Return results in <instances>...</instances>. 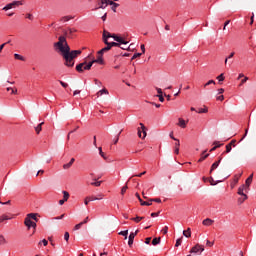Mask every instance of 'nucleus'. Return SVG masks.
Here are the masks:
<instances>
[{"label":"nucleus","instance_id":"25","mask_svg":"<svg viewBox=\"0 0 256 256\" xmlns=\"http://www.w3.org/2000/svg\"><path fill=\"white\" fill-rule=\"evenodd\" d=\"M159 243H161V237H158V238H154L152 240V245H159Z\"/></svg>","mask_w":256,"mask_h":256},{"label":"nucleus","instance_id":"20","mask_svg":"<svg viewBox=\"0 0 256 256\" xmlns=\"http://www.w3.org/2000/svg\"><path fill=\"white\" fill-rule=\"evenodd\" d=\"M64 33H65V35H73V33H77V29L68 28L67 31H65Z\"/></svg>","mask_w":256,"mask_h":256},{"label":"nucleus","instance_id":"21","mask_svg":"<svg viewBox=\"0 0 256 256\" xmlns=\"http://www.w3.org/2000/svg\"><path fill=\"white\" fill-rule=\"evenodd\" d=\"M100 95H109V90L104 88V89L98 91L97 97H99Z\"/></svg>","mask_w":256,"mask_h":256},{"label":"nucleus","instance_id":"47","mask_svg":"<svg viewBox=\"0 0 256 256\" xmlns=\"http://www.w3.org/2000/svg\"><path fill=\"white\" fill-rule=\"evenodd\" d=\"M168 231H169V227H168V226H165V227L162 229V233H163L164 235H167Z\"/></svg>","mask_w":256,"mask_h":256},{"label":"nucleus","instance_id":"8","mask_svg":"<svg viewBox=\"0 0 256 256\" xmlns=\"http://www.w3.org/2000/svg\"><path fill=\"white\" fill-rule=\"evenodd\" d=\"M112 39H114V41H116L117 43H120L121 45H127V41H125V39L115 35V34H112Z\"/></svg>","mask_w":256,"mask_h":256},{"label":"nucleus","instance_id":"5","mask_svg":"<svg viewBox=\"0 0 256 256\" xmlns=\"http://www.w3.org/2000/svg\"><path fill=\"white\" fill-rule=\"evenodd\" d=\"M203 253V251H205V248L203 247V245L200 244H196L194 247L191 248L190 253Z\"/></svg>","mask_w":256,"mask_h":256},{"label":"nucleus","instance_id":"35","mask_svg":"<svg viewBox=\"0 0 256 256\" xmlns=\"http://www.w3.org/2000/svg\"><path fill=\"white\" fill-rule=\"evenodd\" d=\"M143 219H145V217L137 216L136 218H132V221H135V223H139L140 221H143Z\"/></svg>","mask_w":256,"mask_h":256},{"label":"nucleus","instance_id":"53","mask_svg":"<svg viewBox=\"0 0 256 256\" xmlns=\"http://www.w3.org/2000/svg\"><path fill=\"white\" fill-rule=\"evenodd\" d=\"M60 85H62V87H64L65 89H67V87H69V85L63 81H59Z\"/></svg>","mask_w":256,"mask_h":256},{"label":"nucleus","instance_id":"28","mask_svg":"<svg viewBox=\"0 0 256 256\" xmlns=\"http://www.w3.org/2000/svg\"><path fill=\"white\" fill-rule=\"evenodd\" d=\"M71 19H73V17L64 16L60 19V21H62L63 23H67V21H71Z\"/></svg>","mask_w":256,"mask_h":256},{"label":"nucleus","instance_id":"63","mask_svg":"<svg viewBox=\"0 0 256 256\" xmlns=\"http://www.w3.org/2000/svg\"><path fill=\"white\" fill-rule=\"evenodd\" d=\"M146 245H149L151 243V237H148L145 239Z\"/></svg>","mask_w":256,"mask_h":256},{"label":"nucleus","instance_id":"51","mask_svg":"<svg viewBox=\"0 0 256 256\" xmlns=\"http://www.w3.org/2000/svg\"><path fill=\"white\" fill-rule=\"evenodd\" d=\"M216 100L217 101H224L225 100V96H223V95L217 96Z\"/></svg>","mask_w":256,"mask_h":256},{"label":"nucleus","instance_id":"7","mask_svg":"<svg viewBox=\"0 0 256 256\" xmlns=\"http://www.w3.org/2000/svg\"><path fill=\"white\" fill-rule=\"evenodd\" d=\"M93 64L94 63H99L100 65H103V63H105V61L103 60V54L100 53L99 51L97 52V59H94L91 61Z\"/></svg>","mask_w":256,"mask_h":256},{"label":"nucleus","instance_id":"50","mask_svg":"<svg viewBox=\"0 0 256 256\" xmlns=\"http://www.w3.org/2000/svg\"><path fill=\"white\" fill-rule=\"evenodd\" d=\"M207 111H208L207 107H205V108H200L199 111H198V113H207Z\"/></svg>","mask_w":256,"mask_h":256},{"label":"nucleus","instance_id":"45","mask_svg":"<svg viewBox=\"0 0 256 256\" xmlns=\"http://www.w3.org/2000/svg\"><path fill=\"white\" fill-rule=\"evenodd\" d=\"M231 149H232L231 144H227V145H226V151H225V153H231Z\"/></svg>","mask_w":256,"mask_h":256},{"label":"nucleus","instance_id":"12","mask_svg":"<svg viewBox=\"0 0 256 256\" xmlns=\"http://www.w3.org/2000/svg\"><path fill=\"white\" fill-rule=\"evenodd\" d=\"M136 197L138 198L140 205H142V206L146 205L148 207L151 205V202L143 201V199H141V196L139 195V193H136Z\"/></svg>","mask_w":256,"mask_h":256},{"label":"nucleus","instance_id":"13","mask_svg":"<svg viewBox=\"0 0 256 256\" xmlns=\"http://www.w3.org/2000/svg\"><path fill=\"white\" fill-rule=\"evenodd\" d=\"M223 158H219L218 161L214 162L211 166V169H210V173H213V171H215V169H217V167H219V163H221V160Z\"/></svg>","mask_w":256,"mask_h":256},{"label":"nucleus","instance_id":"30","mask_svg":"<svg viewBox=\"0 0 256 256\" xmlns=\"http://www.w3.org/2000/svg\"><path fill=\"white\" fill-rule=\"evenodd\" d=\"M9 219H11L9 216L7 215H2L0 217V223H3V221H9Z\"/></svg>","mask_w":256,"mask_h":256},{"label":"nucleus","instance_id":"62","mask_svg":"<svg viewBox=\"0 0 256 256\" xmlns=\"http://www.w3.org/2000/svg\"><path fill=\"white\" fill-rule=\"evenodd\" d=\"M115 4V2H113V1H111V0H106V5H114Z\"/></svg>","mask_w":256,"mask_h":256},{"label":"nucleus","instance_id":"32","mask_svg":"<svg viewBox=\"0 0 256 256\" xmlns=\"http://www.w3.org/2000/svg\"><path fill=\"white\" fill-rule=\"evenodd\" d=\"M63 193V200L64 201H69V192H67V191H63L62 192Z\"/></svg>","mask_w":256,"mask_h":256},{"label":"nucleus","instance_id":"34","mask_svg":"<svg viewBox=\"0 0 256 256\" xmlns=\"http://www.w3.org/2000/svg\"><path fill=\"white\" fill-rule=\"evenodd\" d=\"M119 235H122L123 237H125V239H127V235H129V230L121 231L119 232Z\"/></svg>","mask_w":256,"mask_h":256},{"label":"nucleus","instance_id":"11","mask_svg":"<svg viewBox=\"0 0 256 256\" xmlns=\"http://www.w3.org/2000/svg\"><path fill=\"white\" fill-rule=\"evenodd\" d=\"M215 223V220H211V218H206L203 220L202 225H205V227H211Z\"/></svg>","mask_w":256,"mask_h":256},{"label":"nucleus","instance_id":"41","mask_svg":"<svg viewBox=\"0 0 256 256\" xmlns=\"http://www.w3.org/2000/svg\"><path fill=\"white\" fill-rule=\"evenodd\" d=\"M209 85H215V80H209L206 84H204V87H209Z\"/></svg>","mask_w":256,"mask_h":256},{"label":"nucleus","instance_id":"22","mask_svg":"<svg viewBox=\"0 0 256 256\" xmlns=\"http://www.w3.org/2000/svg\"><path fill=\"white\" fill-rule=\"evenodd\" d=\"M43 125H44V122H41L40 124L37 125V127H35V131H36L37 135H39V133H41Z\"/></svg>","mask_w":256,"mask_h":256},{"label":"nucleus","instance_id":"49","mask_svg":"<svg viewBox=\"0 0 256 256\" xmlns=\"http://www.w3.org/2000/svg\"><path fill=\"white\" fill-rule=\"evenodd\" d=\"M41 243H43L44 247H47V245L49 244L46 239H43L41 242H39V245H41Z\"/></svg>","mask_w":256,"mask_h":256},{"label":"nucleus","instance_id":"36","mask_svg":"<svg viewBox=\"0 0 256 256\" xmlns=\"http://www.w3.org/2000/svg\"><path fill=\"white\" fill-rule=\"evenodd\" d=\"M81 227H83V223L82 222H80L79 224H76L74 226V231H79V229H81Z\"/></svg>","mask_w":256,"mask_h":256},{"label":"nucleus","instance_id":"2","mask_svg":"<svg viewBox=\"0 0 256 256\" xmlns=\"http://www.w3.org/2000/svg\"><path fill=\"white\" fill-rule=\"evenodd\" d=\"M91 67H93L92 61H90L88 64L87 62L80 63L76 66V71H78V73H83V71L91 70Z\"/></svg>","mask_w":256,"mask_h":256},{"label":"nucleus","instance_id":"4","mask_svg":"<svg viewBox=\"0 0 256 256\" xmlns=\"http://www.w3.org/2000/svg\"><path fill=\"white\" fill-rule=\"evenodd\" d=\"M19 5H23V2H21V1H14L12 3L7 4L3 8V11H9V9H13L14 7H19Z\"/></svg>","mask_w":256,"mask_h":256},{"label":"nucleus","instance_id":"18","mask_svg":"<svg viewBox=\"0 0 256 256\" xmlns=\"http://www.w3.org/2000/svg\"><path fill=\"white\" fill-rule=\"evenodd\" d=\"M110 37H113V34L107 32V31L103 32V41H104V43H105V39H106V41H108V39H110Z\"/></svg>","mask_w":256,"mask_h":256},{"label":"nucleus","instance_id":"46","mask_svg":"<svg viewBox=\"0 0 256 256\" xmlns=\"http://www.w3.org/2000/svg\"><path fill=\"white\" fill-rule=\"evenodd\" d=\"M128 186L125 185L122 190H121V195H125V193L127 192Z\"/></svg>","mask_w":256,"mask_h":256},{"label":"nucleus","instance_id":"17","mask_svg":"<svg viewBox=\"0 0 256 256\" xmlns=\"http://www.w3.org/2000/svg\"><path fill=\"white\" fill-rule=\"evenodd\" d=\"M140 127L143 133L142 139H145V137H147V127H145L143 123H140Z\"/></svg>","mask_w":256,"mask_h":256},{"label":"nucleus","instance_id":"23","mask_svg":"<svg viewBox=\"0 0 256 256\" xmlns=\"http://www.w3.org/2000/svg\"><path fill=\"white\" fill-rule=\"evenodd\" d=\"M183 235H184V237H187V238L191 237V228L184 230Z\"/></svg>","mask_w":256,"mask_h":256},{"label":"nucleus","instance_id":"19","mask_svg":"<svg viewBox=\"0 0 256 256\" xmlns=\"http://www.w3.org/2000/svg\"><path fill=\"white\" fill-rule=\"evenodd\" d=\"M205 153H207V150H205V151L202 152V156H201V158L198 160V163H201V162L205 161V159H207V157H209V154H206V155H205Z\"/></svg>","mask_w":256,"mask_h":256},{"label":"nucleus","instance_id":"6","mask_svg":"<svg viewBox=\"0 0 256 256\" xmlns=\"http://www.w3.org/2000/svg\"><path fill=\"white\" fill-rule=\"evenodd\" d=\"M137 233H139V230H136L135 232H131L128 237V245L129 247H133V241L135 240V237L137 236Z\"/></svg>","mask_w":256,"mask_h":256},{"label":"nucleus","instance_id":"52","mask_svg":"<svg viewBox=\"0 0 256 256\" xmlns=\"http://www.w3.org/2000/svg\"><path fill=\"white\" fill-rule=\"evenodd\" d=\"M71 163H67L63 165V169H71Z\"/></svg>","mask_w":256,"mask_h":256},{"label":"nucleus","instance_id":"59","mask_svg":"<svg viewBox=\"0 0 256 256\" xmlns=\"http://www.w3.org/2000/svg\"><path fill=\"white\" fill-rule=\"evenodd\" d=\"M64 239L65 241H69V232H65Z\"/></svg>","mask_w":256,"mask_h":256},{"label":"nucleus","instance_id":"44","mask_svg":"<svg viewBox=\"0 0 256 256\" xmlns=\"http://www.w3.org/2000/svg\"><path fill=\"white\" fill-rule=\"evenodd\" d=\"M217 79H218V81H225V76H224V74H220L219 76H217Z\"/></svg>","mask_w":256,"mask_h":256},{"label":"nucleus","instance_id":"39","mask_svg":"<svg viewBox=\"0 0 256 256\" xmlns=\"http://www.w3.org/2000/svg\"><path fill=\"white\" fill-rule=\"evenodd\" d=\"M181 243H183V238H179L176 240V244L175 247H179L181 245Z\"/></svg>","mask_w":256,"mask_h":256},{"label":"nucleus","instance_id":"60","mask_svg":"<svg viewBox=\"0 0 256 256\" xmlns=\"http://www.w3.org/2000/svg\"><path fill=\"white\" fill-rule=\"evenodd\" d=\"M223 93H225V89L223 88L218 89V95H223Z\"/></svg>","mask_w":256,"mask_h":256},{"label":"nucleus","instance_id":"40","mask_svg":"<svg viewBox=\"0 0 256 256\" xmlns=\"http://www.w3.org/2000/svg\"><path fill=\"white\" fill-rule=\"evenodd\" d=\"M117 7H119V4L114 2L113 6H112V11L114 13H117Z\"/></svg>","mask_w":256,"mask_h":256},{"label":"nucleus","instance_id":"29","mask_svg":"<svg viewBox=\"0 0 256 256\" xmlns=\"http://www.w3.org/2000/svg\"><path fill=\"white\" fill-rule=\"evenodd\" d=\"M247 199H248L247 195H242V197L238 199V203H240L241 205L243 202L247 201Z\"/></svg>","mask_w":256,"mask_h":256},{"label":"nucleus","instance_id":"57","mask_svg":"<svg viewBox=\"0 0 256 256\" xmlns=\"http://www.w3.org/2000/svg\"><path fill=\"white\" fill-rule=\"evenodd\" d=\"M221 145H223V144H219L218 146H214V147L210 150V153H213V151H215L216 149H219V147H221Z\"/></svg>","mask_w":256,"mask_h":256},{"label":"nucleus","instance_id":"64","mask_svg":"<svg viewBox=\"0 0 256 256\" xmlns=\"http://www.w3.org/2000/svg\"><path fill=\"white\" fill-rule=\"evenodd\" d=\"M140 49H141L142 53H145V44H142V45L140 46Z\"/></svg>","mask_w":256,"mask_h":256},{"label":"nucleus","instance_id":"33","mask_svg":"<svg viewBox=\"0 0 256 256\" xmlns=\"http://www.w3.org/2000/svg\"><path fill=\"white\" fill-rule=\"evenodd\" d=\"M14 59H18V61H25V57L19 54H14Z\"/></svg>","mask_w":256,"mask_h":256},{"label":"nucleus","instance_id":"1","mask_svg":"<svg viewBox=\"0 0 256 256\" xmlns=\"http://www.w3.org/2000/svg\"><path fill=\"white\" fill-rule=\"evenodd\" d=\"M55 49L60 51L62 54V57L65 60L66 67H73L75 65V57L77 55H81V50H73L71 51V48L69 47V44H67V38L65 36H60L58 38V42L54 43Z\"/></svg>","mask_w":256,"mask_h":256},{"label":"nucleus","instance_id":"38","mask_svg":"<svg viewBox=\"0 0 256 256\" xmlns=\"http://www.w3.org/2000/svg\"><path fill=\"white\" fill-rule=\"evenodd\" d=\"M98 151H99V155H101V156L103 157V159H107V158L105 157V152H103V148L99 147V148H98Z\"/></svg>","mask_w":256,"mask_h":256},{"label":"nucleus","instance_id":"56","mask_svg":"<svg viewBox=\"0 0 256 256\" xmlns=\"http://www.w3.org/2000/svg\"><path fill=\"white\" fill-rule=\"evenodd\" d=\"M175 141H177V142L175 143V149H179V147L181 146V143L179 142V139H177V140H175Z\"/></svg>","mask_w":256,"mask_h":256},{"label":"nucleus","instance_id":"16","mask_svg":"<svg viewBox=\"0 0 256 256\" xmlns=\"http://www.w3.org/2000/svg\"><path fill=\"white\" fill-rule=\"evenodd\" d=\"M24 225H26V227H28V229H31V225H33V221L30 220L28 216H26V218L24 220Z\"/></svg>","mask_w":256,"mask_h":256},{"label":"nucleus","instance_id":"54","mask_svg":"<svg viewBox=\"0 0 256 256\" xmlns=\"http://www.w3.org/2000/svg\"><path fill=\"white\" fill-rule=\"evenodd\" d=\"M249 81V77H244V79L241 80L240 85H243V83H247Z\"/></svg>","mask_w":256,"mask_h":256},{"label":"nucleus","instance_id":"37","mask_svg":"<svg viewBox=\"0 0 256 256\" xmlns=\"http://www.w3.org/2000/svg\"><path fill=\"white\" fill-rule=\"evenodd\" d=\"M121 133H123V130H121L118 135L116 136L115 140H114V145H117V143H119V137L121 135Z\"/></svg>","mask_w":256,"mask_h":256},{"label":"nucleus","instance_id":"55","mask_svg":"<svg viewBox=\"0 0 256 256\" xmlns=\"http://www.w3.org/2000/svg\"><path fill=\"white\" fill-rule=\"evenodd\" d=\"M142 133L143 131L141 130V128H138V137H140V139H143Z\"/></svg>","mask_w":256,"mask_h":256},{"label":"nucleus","instance_id":"9","mask_svg":"<svg viewBox=\"0 0 256 256\" xmlns=\"http://www.w3.org/2000/svg\"><path fill=\"white\" fill-rule=\"evenodd\" d=\"M247 191H249V188H247V186L245 184H243L242 186H240L238 188V195H241V196L247 195V194H245V193H247Z\"/></svg>","mask_w":256,"mask_h":256},{"label":"nucleus","instance_id":"58","mask_svg":"<svg viewBox=\"0 0 256 256\" xmlns=\"http://www.w3.org/2000/svg\"><path fill=\"white\" fill-rule=\"evenodd\" d=\"M206 245H207L208 247H213L214 242H211V241L207 240V241H206Z\"/></svg>","mask_w":256,"mask_h":256},{"label":"nucleus","instance_id":"27","mask_svg":"<svg viewBox=\"0 0 256 256\" xmlns=\"http://www.w3.org/2000/svg\"><path fill=\"white\" fill-rule=\"evenodd\" d=\"M108 45L110 46V49L111 47H121V43H117V42H108Z\"/></svg>","mask_w":256,"mask_h":256},{"label":"nucleus","instance_id":"14","mask_svg":"<svg viewBox=\"0 0 256 256\" xmlns=\"http://www.w3.org/2000/svg\"><path fill=\"white\" fill-rule=\"evenodd\" d=\"M178 127H182V129H185V127H187V122L183 118H179Z\"/></svg>","mask_w":256,"mask_h":256},{"label":"nucleus","instance_id":"43","mask_svg":"<svg viewBox=\"0 0 256 256\" xmlns=\"http://www.w3.org/2000/svg\"><path fill=\"white\" fill-rule=\"evenodd\" d=\"M149 201H150V203H153V201H154V203H161V199L160 198L150 199Z\"/></svg>","mask_w":256,"mask_h":256},{"label":"nucleus","instance_id":"24","mask_svg":"<svg viewBox=\"0 0 256 256\" xmlns=\"http://www.w3.org/2000/svg\"><path fill=\"white\" fill-rule=\"evenodd\" d=\"M0 245H7V239L3 235H0Z\"/></svg>","mask_w":256,"mask_h":256},{"label":"nucleus","instance_id":"42","mask_svg":"<svg viewBox=\"0 0 256 256\" xmlns=\"http://www.w3.org/2000/svg\"><path fill=\"white\" fill-rule=\"evenodd\" d=\"M101 181L98 182H91L90 185H93L94 187H101Z\"/></svg>","mask_w":256,"mask_h":256},{"label":"nucleus","instance_id":"15","mask_svg":"<svg viewBox=\"0 0 256 256\" xmlns=\"http://www.w3.org/2000/svg\"><path fill=\"white\" fill-rule=\"evenodd\" d=\"M251 183H253V174H251L245 181V186L249 189V187L251 186Z\"/></svg>","mask_w":256,"mask_h":256},{"label":"nucleus","instance_id":"61","mask_svg":"<svg viewBox=\"0 0 256 256\" xmlns=\"http://www.w3.org/2000/svg\"><path fill=\"white\" fill-rule=\"evenodd\" d=\"M141 53H136L133 55L132 59H137V57H141Z\"/></svg>","mask_w":256,"mask_h":256},{"label":"nucleus","instance_id":"10","mask_svg":"<svg viewBox=\"0 0 256 256\" xmlns=\"http://www.w3.org/2000/svg\"><path fill=\"white\" fill-rule=\"evenodd\" d=\"M104 43L107 46L102 48L101 50H99V52L102 53V55H104V53H107V51H111V46L109 45V40L105 39Z\"/></svg>","mask_w":256,"mask_h":256},{"label":"nucleus","instance_id":"26","mask_svg":"<svg viewBox=\"0 0 256 256\" xmlns=\"http://www.w3.org/2000/svg\"><path fill=\"white\" fill-rule=\"evenodd\" d=\"M27 217H29L30 220L33 219L34 221H38L37 214L35 213H30L27 215Z\"/></svg>","mask_w":256,"mask_h":256},{"label":"nucleus","instance_id":"48","mask_svg":"<svg viewBox=\"0 0 256 256\" xmlns=\"http://www.w3.org/2000/svg\"><path fill=\"white\" fill-rule=\"evenodd\" d=\"M157 97H158V99L161 103H163V101H165V98L163 97V94H158Z\"/></svg>","mask_w":256,"mask_h":256},{"label":"nucleus","instance_id":"3","mask_svg":"<svg viewBox=\"0 0 256 256\" xmlns=\"http://www.w3.org/2000/svg\"><path fill=\"white\" fill-rule=\"evenodd\" d=\"M103 197H105V195H103V194H98V197L88 196V197L85 198L84 204L89 205V201H101V199H103Z\"/></svg>","mask_w":256,"mask_h":256},{"label":"nucleus","instance_id":"31","mask_svg":"<svg viewBox=\"0 0 256 256\" xmlns=\"http://www.w3.org/2000/svg\"><path fill=\"white\" fill-rule=\"evenodd\" d=\"M100 9H105L107 7V0H100Z\"/></svg>","mask_w":256,"mask_h":256}]
</instances>
